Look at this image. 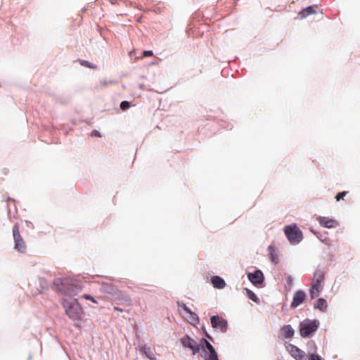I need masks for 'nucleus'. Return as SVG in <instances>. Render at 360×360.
<instances>
[{"instance_id":"obj_15","label":"nucleus","mask_w":360,"mask_h":360,"mask_svg":"<svg viewBox=\"0 0 360 360\" xmlns=\"http://www.w3.org/2000/svg\"><path fill=\"white\" fill-rule=\"evenodd\" d=\"M211 282L215 288L223 289L226 286L224 280L218 276H212Z\"/></svg>"},{"instance_id":"obj_26","label":"nucleus","mask_w":360,"mask_h":360,"mask_svg":"<svg viewBox=\"0 0 360 360\" xmlns=\"http://www.w3.org/2000/svg\"><path fill=\"white\" fill-rule=\"evenodd\" d=\"M348 193V191H342L340 193H338L335 195V199L337 201H340V200H343L345 196Z\"/></svg>"},{"instance_id":"obj_16","label":"nucleus","mask_w":360,"mask_h":360,"mask_svg":"<svg viewBox=\"0 0 360 360\" xmlns=\"http://www.w3.org/2000/svg\"><path fill=\"white\" fill-rule=\"evenodd\" d=\"M179 307L182 308L184 311L190 315L189 319H191V323L193 321H197L198 318L196 314L191 311V310L184 303L177 302Z\"/></svg>"},{"instance_id":"obj_24","label":"nucleus","mask_w":360,"mask_h":360,"mask_svg":"<svg viewBox=\"0 0 360 360\" xmlns=\"http://www.w3.org/2000/svg\"><path fill=\"white\" fill-rule=\"evenodd\" d=\"M205 360H219L217 352L205 354Z\"/></svg>"},{"instance_id":"obj_22","label":"nucleus","mask_w":360,"mask_h":360,"mask_svg":"<svg viewBox=\"0 0 360 360\" xmlns=\"http://www.w3.org/2000/svg\"><path fill=\"white\" fill-rule=\"evenodd\" d=\"M246 292H247V296L248 297L249 299H250L251 300H252L253 302H255L256 303L259 302V298L252 291H251L250 290L246 289Z\"/></svg>"},{"instance_id":"obj_8","label":"nucleus","mask_w":360,"mask_h":360,"mask_svg":"<svg viewBox=\"0 0 360 360\" xmlns=\"http://www.w3.org/2000/svg\"><path fill=\"white\" fill-rule=\"evenodd\" d=\"M212 326L225 333L227 330L228 323L226 319L219 316H212L210 319Z\"/></svg>"},{"instance_id":"obj_29","label":"nucleus","mask_w":360,"mask_h":360,"mask_svg":"<svg viewBox=\"0 0 360 360\" xmlns=\"http://www.w3.org/2000/svg\"><path fill=\"white\" fill-rule=\"evenodd\" d=\"M82 297L86 300H91L94 303H97V301L90 295L84 294L82 295Z\"/></svg>"},{"instance_id":"obj_2","label":"nucleus","mask_w":360,"mask_h":360,"mask_svg":"<svg viewBox=\"0 0 360 360\" xmlns=\"http://www.w3.org/2000/svg\"><path fill=\"white\" fill-rule=\"evenodd\" d=\"M103 290L106 292L110 293L112 295V298L115 300L119 302L120 304L126 306H130L131 304V297L126 293L115 289L112 285L103 286Z\"/></svg>"},{"instance_id":"obj_19","label":"nucleus","mask_w":360,"mask_h":360,"mask_svg":"<svg viewBox=\"0 0 360 360\" xmlns=\"http://www.w3.org/2000/svg\"><path fill=\"white\" fill-rule=\"evenodd\" d=\"M141 352H143L150 360H157L155 354L150 347L143 346L141 349Z\"/></svg>"},{"instance_id":"obj_13","label":"nucleus","mask_w":360,"mask_h":360,"mask_svg":"<svg viewBox=\"0 0 360 360\" xmlns=\"http://www.w3.org/2000/svg\"><path fill=\"white\" fill-rule=\"evenodd\" d=\"M325 278V271L322 269H317L315 271L313 276V281L311 285L323 287L322 283Z\"/></svg>"},{"instance_id":"obj_1","label":"nucleus","mask_w":360,"mask_h":360,"mask_svg":"<svg viewBox=\"0 0 360 360\" xmlns=\"http://www.w3.org/2000/svg\"><path fill=\"white\" fill-rule=\"evenodd\" d=\"M63 306L70 319L72 320L81 319L84 312L76 299H64Z\"/></svg>"},{"instance_id":"obj_28","label":"nucleus","mask_w":360,"mask_h":360,"mask_svg":"<svg viewBox=\"0 0 360 360\" xmlns=\"http://www.w3.org/2000/svg\"><path fill=\"white\" fill-rule=\"evenodd\" d=\"M130 107V104L128 101H122L121 103H120V108L122 110H127Z\"/></svg>"},{"instance_id":"obj_5","label":"nucleus","mask_w":360,"mask_h":360,"mask_svg":"<svg viewBox=\"0 0 360 360\" xmlns=\"http://www.w3.org/2000/svg\"><path fill=\"white\" fill-rule=\"evenodd\" d=\"M319 325L317 320H304L301 322L300 325V333L302 338L311 336L314 332L316 331Z\"/></svg>"},{"instance_id":"obj_10","label":"nucleus","mask_w":360,"mask_h":360,"mask_svg":"<svg viewBox=\"0 0 360 360\" xmlns=\"http://www.w3.org/2000/svg\"><path fill=\"white\" fill-rule=\"evenodd\" d=\"M248 278L254 285L262 284L264 279L263 273L260 270H256L254 273H248Z\"/></svg>"},{"instance_id":"obj_14","label":"nucleus","mask_w":360,"mask_h":360,"mask_svg":"<svg viewBox=\"0 0 360 360\" xmlns=\"http://www.w3.org/2000/svg\"><path fill=\"white\" fill-rule=\"evenodd\" d=\"M294 333L295 331L290 325H285L281 329V335L286 339L291 338Z\"/></svg>"},{"instance_id":"obj_32","label":"nucleus","mask_w":360,"mask_h":360,"mask_svg":"<svg viewBox=\"0 0 360 360\" xmlns=\"http://www.w3.org/2000/svg\"><path fill=\"white\" fill-rule=\"evenodd\" d=\"M151 56H153V51H144L143 53V57Z\"/></svg>"},{"instance_id":"obj_34","label":"nucleus","mask_w":360,"mask_h":360,"mask_svg":"<svg viewBox=\"0 0 360 360\" xmlns=\"http://www.w3.org/2000/svg\"><path fill=\"white\" fill-rule=\"evenodd\" d=\"M288 281H289L290 283H291L292 282V278L290 277H288Z\"/></svg>"},{"instance_id":"obj_17","label":"nucleus","mask_w":360,"mask_h":360,"mask_svg":"<svg viewBox=\"0 0 360 360\" xmlns=\"http://www.w3.org/2000/svg\"><path fill=\"white\" fill-rule=\"evenodd\" d=\"M316 13V11L313 8V6H307V8L302 9L299 13V16L300 17L301 19H304V18H307L308 15L314 14Z\"/></svg>"},{"instance_id":"obj_7","label":"nucleus","mask_w":360,"mask_h":360,"mask_svg":"<svg viewBox=\"0 0 360 360\" xmlns=\"http://www.w3.org/2000/svg\"><path fill=\"white\" fill-rule=\"evenodd\" d=\"M181 343L184 347L189 348L192 350L193 354L198 353L200 349V345L188 335H185L180 340Z\"/></svg>"},{"instance_id":"obj_4","label":"nucleus","mask_w":360,"mask_h":360,"mask_svg":"<svg viewBox=\"0 0 360 360\" xmlns=\"http://www.w3.org/2000/svg\"><path fill=\"white\" fill-rule=\"evenodd\" d=\"M284 233L292 245L297 244L302 240V233L296 224L286 226Z\"/></svg>"},{"instance_id":"obj_18","label":"nucleus","mask_w":360,"mask_h":360,"mask_svg":"<svg viewBox=\"0 0 360 360\" xmlns=\"http://www.w3.org/2000/svg\"><path fill=\"white\" fill-rule=\"evenodd\" d=\"M323 290V287L316 286L315 285H311L309 289V294L311 299H314L317 297L321 291Z\"/></svg>"},{"instance_id":"obj_31","label":"nucleus","mask_w":360,"mask_h":360,"mask_svg":"<svg viewBox=\"0 0 360 360\" xmlns=\"http://www.w3.org/2000/svg\"><path fill=\"white\" fill-rule=\"evenodd\" d=\"M91 136H97V137H101V134H100V132L97 130H94L91 131Z\"/></svg>"},{"instance_id":"obj_3","label":"nucleus","mask_w":360,"mask_h":360,"mask_svg":"<svg viewBox=\"0 0 360 360\" xmlns=\"http://www.w3.org/2000/svg\"><path fill=\"white\" fill-rule=\"evenodd\" d=\"M55 283L60 285L59 290L65 295L74 296L78 293L79 288L72 283V281L69 278H58L55 281Z\"/></svg>"},{"instance_id":"obj_11","label":"nucleus","mask_w":360,"mask_h":360,"mask_svg":"<svg viewBox=\"0 0 360 360\" xmlns=\"http://www.w3.org/2000/svg\"><path fill=\"white\" fill-rule=\"evenodd\" d=\"M306 299V294L302 290H297L293 295L292 302H291V307L296 308L301 304Z\"/></svg>"},{"instance_id":"obj_33","label":"nucleus","mask_w":360,"mask_h":360,"mask_svg":"<svg viewBox=\"0 0 360 360\" xmlns=\"http://www.w3.org/2000/svg\"><path fill=\"white\" fill-rule=\"evenodd\" d=\"M113 309H114V310H115V311H123V309H122L119 308V307H114V308H113Z\"/></svg>"},{"instance_id":"obj_27","label":"nucleus","mask_w":360,"mask_h":360,"mask_svg":"<svg viewBox=\"0 0 360 360\" xmlns=\"http://www.w3.org/2000/svg\"><path fill=\"white\" fill-rule=\"evenodd\" d=\"M81 65H83V66H85V67H87V68H93V69H95L96 68V65H91L89 61L87 60H82L81 61Z\"/></svg>"},{"instance_id":"obj_21","label":"nucleus","mask_w":360,"mask_h":360,"mask_svg":"<svg viewBox=\"0 0 360 360\" xmlns=\"http://www.w3.org/2000/svg\"><path fill=\"white\" fill-rule=\"evenodd\" d=\"M314 307L321 311H325L327 309L326 300L323 298H319L314 304Z\"/></svg>"},{"instance_id":"obj_25","label":"nucleus","mask_w":360,"mask_h":360,"mask_svg":"<svg viewBox=\"0 0 360 360\" xmlns=\"http://www.w3.org/2000/svg\"><path fill=\"white\" fill-rule=\"evenodd\" d=\"M203 341L205 344L207 350L209 351V354L216 352L212 345L207 340L203 339Z\"/></svg>"},{"instance_id":"obj_20","label":"nucleus","mask_w":360,"mask_h":360,"mask_svg":"<svg viewBox=\"0 0 360 360\" xmlns=\"http://www.w3.org/2000/svg\"><path fill=\"white\" fill-rule=\"evenodd\" d=\"M268 249L269 252V259L273 263L277 264L278 262V259L277 255L276 254L275 247L271 245L269 246Z\"/></svg>"},{"instance_id":"obj_12","label":"nucleus","mask_w":360,"mask_h":360,"mask_svg":"<svg viewBox=\"0 0 360 360\" xmlns=\"http://www.w3.org/2000/svg\"><path fill=\"white\" fill-rule=\"evenodd\" d=\"M317 221L321 226L328 229L336 227L339 224L336 220L326 217H319Z\"/></svg>"},{"instance_id":"obj_6","label":"nucleus","mask_w":360,"mask_h":360,"mask_svg":"<svg viewBox=\"0 0 360 360\" xmlns=\"http://www.w3.org/2000/svg\"><path fill=\"white\" fill-rule=\"evenodd\" d=\"M13 237L15 242L14 249L21 253H25L26 251V245L20 233L18 223L15 224L13 227Z\"/></svg>"},{"instance_id":"obj_23","label":"nucleus","mask_w":360,"mask_h":360,"mask_svg":"<svg viewBox=\"0 0 360 360\" xmlns=\"http://www.w3.org/2000/svg\"><path fill=\"white\" fill-rule=\"evenodd\" d=\"M39 284L41 286V290H39L36 293H33L34 295H37L38 293H41L44 290H46L48 288V285L44 279L39 278Z\"/></svg>"},{"instance_id":"obj_30","label":"nucleus","mask_w":360,"mask_h":360,"mask_svg":"<svg viewBox=\"0 0 360 360\" xmlns=\"http://www.w3.org/2000/svg\"><path fill=\"white\" fill-rule=\"evenodd\" d=\"M309 360H322L321 356L317 354H311L309 356Z\"/></svg>"},{"instance_id":"obj_9","label":"nucleus","mask_w":360,"mask_h":360,"mask_svg":"<svg viewBox=\"0 0 360 360\" xmlns=\"http://www.w3.org/2000/svg\"><path fill=\"white\" fill-rule=\"evenodd\" d=\"M287 351L296 360H306L305 352L294 345L288 344L285 346Z\"/></svg>"}]
</instances>
